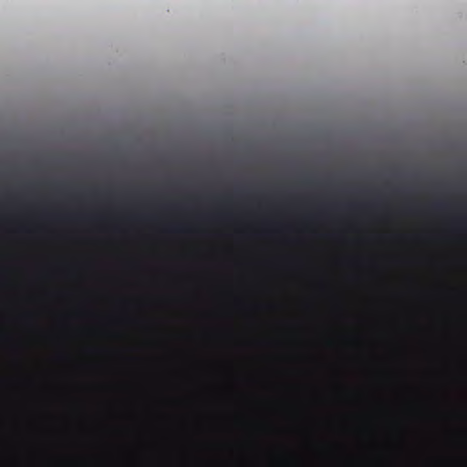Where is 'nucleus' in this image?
Returning <instances> with one entry per match:
<instances>
[{
    "label": "nucleus",
    "instance_id": "1",
    "mask_svg": "<svg viewBox=\"0 0 467 467\" xmlns=\"http://www.w3.org/2000/svg\"><path fill=\"white\" fill-rule=\"evenodd\" d=\"M383 180V177H380ZM383 213V200L381 199V214ZM383 216L381 215V220ZM383 230L381 229V361H384V265H383Z\"/></svg>",
    "mask_w": 467,
    "mask_h": 467
},
{
    "label": "nucleus",
    "instance_id": "2",
    "mask_svg": "<svg viewBox=\"0 0 467 467\" xmlns=\"http://www.w3.org/2000/svg\"><path fill=\"white\" fill-rule=\"evenodd\" d=\"M384 411L385 408H381V467H384Z\"/></svg>",
    "mask_w": 467,
    "mask_h": 467
},
{
    "label": "nucleus",
    "instance_id": "3",
    "mask_svg": "<svg viewBox=\"0 0 467 467\" xmlns=\"http://www.w3.org/2000/svg\"><path fill=\"white\" fill-rule=\"evenodd\" d=\"M344 208L346 210H348V212L355 213L359 210L360 204L358 202H355V201L348 202L345 203Z\"/></svg>",
    "mask_w": 467,
    "mask_h": 467
},
{
    "label": "nucleus",
    "instance_id": "4",
    "mask_svg": "<svg viewBox=\"0 0 467 467\" xmlns=\"http://www.w3.org/2000/svg\"><path fill=\"white\" fill-rule=\"evenodd\" d=\"M412 210H413L412 206H410V205H407L403 209V211L406 212V213H410V212H412Z\"/></svg>",
    "mask_w": 467,
    "mask_h": 467
},
{
    "label": "nucleus",
    "instance_id": "5",
    "mask_svg": "<svg viewBox=\"0 0 467 467\" xmlns=\"http://www.w3.org/2000/svg\"><path fill=\"white\" fill-rule=\"evenodd\" d=\"M435 206L438 209H442L444 207V205L442 203H437Z\"/></svg>",
    "mask_w": 467,
    "mask_h": 467
}]
</instances>
